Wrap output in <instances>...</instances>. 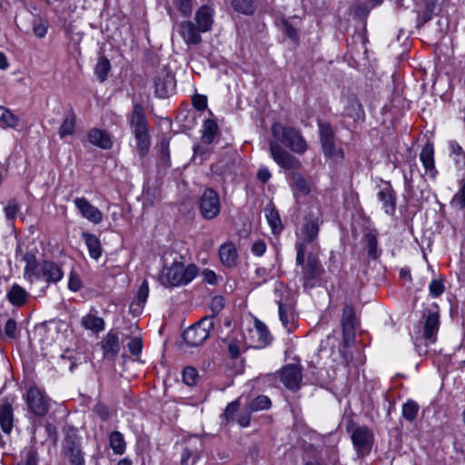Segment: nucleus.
<instances>
[{"label":"nucleus","mask_w":465,"mask_h":465,"mask_svg":"<svg viewBox=\"0 0 465 465\" xmlns=\"http://www.w3.org/2000/svg\"><path fill=\"white\" fill-rule=\"evenodd\" d=\"M274 140L270 141L269 150L274 162L283 169L296 170L301 166V162L283 149L279 143L287 146L295 153L302 154L307 150V143L299 130L275 123L271 128Z\"/></svg>","instance_id":"f257e3e1"},{"label":"nucleus","mask_w":465,"mask_h":465,"mask_svg":"<svg viewBox=\"0 0 465 465\" xmlns=\"http://www.w3.org/2000/svg\"><path fill=\"white\" fill-rule=\"evenodd\" d=\"M198 274L194 264L185 265L182 262H173L170 266H164L159 275V282L164 287L186 285Z\"/></svg>","instance_id":"f03ea898"},{"label":"nucleus","mask_w":465,"mask_h":465,"mask_svg":"<svg viewBox=\"0 0 465 465\" xmlns=\"http://www.w3.org/2000/svg\"><path fill=\"white\" fill-rule=\"evenodd\" d=\"M62 440V453L70 465H85L84 452L82 446V438L74 427L64 429Z\"/></svg>","instance_id":"7ed1b4c3"},{"label":"nucleus","mask_w":465,"mask_h":465,"mask_svg":"<svg viewBox=\"0 0 465 465\" xmlns=\"http://www.w3.org/2000/svg\"><path fill=\"white\" fill-rule=\"evenodd\" d=\"M301 267L300 274L305 290L312 289L321 281L324 269L319 259L312 253L303 257L302 262H296Z\"/></svg>","instance_id":"20e7f679"},{"label":"nucleus","mask_w":465,"mask_h":465,"mask_svg":"<svg viewBox=\"0 0 465 465\" xmlns=\"http://www.w3.org/2000/svg\"><path fill=\"white\" fill-rule=\"evenodd\" d=\"M348 432L351 434V440L356 453L359 457H365L371 451L374 434L371 429L367 426H360L351 423L347 427Z\"/></svg>","instance_id":"39448f33"},{"label":"nucleus","mask_w":465,"mask_h":465,"mask_svg":"<svg viewBox=\"0 0 465 465\" xmlns=\"http://www.w3.org/2000/svg\"><path fill=\"white\" fill-rule=\"evenodd\" d=\"M214 328L213 316H205L198 322L187 328L183 332V340L190 346H200L210 336Z\"/></svg>","instance_id":"423d86ee"},{"label":"nucleus","mask_w":465,"mask_h":465,"mask_svg":"<svg viewBox=\"0 0 465 465\" xmlns=\"http://www.w3.org/2000/svg\"><path fill=\"white\" fill-rule=\"evenodd\" d=\"M201 215L205 220L216 218L221 212V202L218 193L213 188H206L199 200Z\"/></svg>","instance_id":"0eeeda50"},{"label":"nucleus","mask_w":465,"mask_h":465,"mask_svg":"<svg viewBox=\"0 0 465 465\" xmlns=\"http://www.w3.org/2000/svg\"><path fill=\"white\" fill-rule=\"evenodd\" d=\"M25 399L29 411L35 415L42 417L48 412L49 398L38 387L31 386L27 390Z\"/></svg>","instance_id":"6e6552de"},{"label":"nucleus","mask_w":465,"mask_h":465,"mask_svg":"<svg viewBox=\"0 0 465 465\" xmlns=\"http://www.w3.org/2000/svg\"><path fill=\"white\" fill-rule=\"evenodd\" d=\"M342 118L347 127L364 121L365 113L362 104L355 94L347 96L342 112Z\"/></svg>","instance_id":"1a4fd4ad"},{"label":"nucleus","mask_w":465,"mask_h":465,"mask_svg":"<svg viewBox=\"0 0 465 465\" xmlns=\"http://www.w3.org/2000/svg\"><path fill=\"white\" fill-rule=\"evenodd\" d=\"M154 94L159 98H167L175 89V78L167 68L159 70L153 79Z\"/></svg>","instance_id":"9d476101"},{"label":"nucleus","mask_w":465,"mask_h":465,"mask_svg":"<svg viewBox=\"0 0 465 465\" xmlns=\"http://www.w3.org/2000/svg\"><path fill=\"white\" fill-rule=\"evenodd\" d=\"M377 199L381 203V209L389 216H394L397 208V193L391 182H383L379 186Z\"/></svg>","instance_id":"9b49d317"},{"label":"nucleus","mask_w":465,"mask_h":465,"mask_svg":"<svg viewBox=\"0 0 465 465\" xmlns=\"http://www.w3.org/2000/svg\"><path fill=\"white\" fill-rule=\"evenodd\" d=\"M356 315L352 305L346 304L343 307L341 317L342 339L345 345L353 340L356 329Z\"/></svg>","instance_id":"f8f14e48"},{"label":"nucleus","mask_w":465,"mask_h":465,"mask_svg":"<svg viewBox=\"0 0 465 465\" xmlns=\"http://www.w3.org/2000/svg\"><path fill=\"white\" fill-rule=\"evenodd\" d=\"M302 378V369L296 364H287L280 372L281 381L289 390H297L300 387Z\"/></svg>","instance_id":"ddd939ff"},{"label":"nucleus","mask_w":465,"mask_h":465,"mask_svg":"<svg viewBox=\"0 0 465 465\" xmlns=\"http://www.w3.org/2000/svg\"><path fill=\"white\" fill-rule=\"evenodd\" d=\"M81 215L89 222L98 224L103 221V213L94 206L86 198L77 197L74 201Z\"/></svg>","instance_id":"4468645a"},{"label":"nucleus","mask_w":465,"mask_h":465,"mask_svg":"<svg viewBox=\"0 0 465 465\" xmlns=\"http://www.w3.org/2000/svg\"><path fill=\"white\" fill-rule=\"evenodd\" d=\"M439 326V314L436 312L429 313L423 326V339L425 340V345H429L436 341Z\"/></svg>","instance_id":"2eb2a0df"},{"label":"nucleus","mask_w":465,"mask_h":465,"mask_svg":"<svg viewBox=\"0 0 465 465\" xmlns=\"http://www.w3.org/2000/svg\"><path fill=\"white\" fill-rule=\"evenodd\" d=\"M219 259L222 264L227 268H233L237 265L238 252L232 242H226L220 246Z\"/></svg>","instance_id":"dca6fc26"},{"label":"nucleus","mask_w":465,"mask_h":465,"mask_svg":"<svg viewBox=\"0 0 465 465\" xmlns=\"http://www.w3.org/2000/svg\"><path fill=\"white\" fill-rule=\"evenodd\" d=\"M130 124L134 134L148 131V123L144 107L140 104H134L130 116Z\"/></svg>","instance_id":"f3484780"},{"label":"nucleus","mask_w":465,"mask_h":465,"mask_svg":"<svg viewBox=\"0 0 465 465\" xmlns=\"http://www.w3.org/2000/svg\"><path fill=\"white\" fill-rule=\"evenodd\" d=\"M87 138L90 143L104 150L113 146L112 136L105 130L92 128L87 134Z\"/></svg>","instance_id":"a211bd4d"},{"label":"nucleus","mask_w":465,"mask_h":465,"mask_svg":"<svg viewBox=\"0 0 465 465\" xmlns=\"http://www.w3.org/2000/svg\"><path fill=\"white\" fill-rule=\"evenodd\" d=\"M30 293L17 283H14L6 292L7 301L15 307L20 308L27 303Z\"/></svg>","instance_id":"6ab92c4d"},{"label":"nucleus","mask_w":465,"mask_h":465,"mask_svg":"<svg viewBox=\"0 0 465 465\" xmlns=\"http://www.w3.org/2000/svg\"><path fill=\"white\" fill-rule=\"evenodd\" d=\"M40 271L41 279L45 280L48 283L57 282L64 276V272L61 267L57 263L51 261L43 262L41 263Z\"/></svg>","instance_id":"aec40b11"},{"label":"nucleus","mask_w":465,"mask_h":465,"mask_svg":"<svg viewBox=\"0 0 465 465\" xmlns=\"http://www.w3.org/2000/svg\"><path fill=\"white\" fill-rule=\"evenodd\" d=\"M0 427L6 434L11 433L14 427V410L7 400L0 403Z\"/></svg>","instance_id":"412c9836"},{"label":"nucleus","mask_w":465,"mask_h":465,"mask_svg":"<svg viewBox=\"0 0 465 465\" xmlns=\"http://www.w3.org/2000/svg\"><path fill=\"white\" fill-rule=\"evenodd\" d=\"M317 246V239L312 237L304 236L298 234L297 241L295 242L296 250V262H302L303 257L306 256L308 251L313 252Z\"/></svg>","instance_id":"4be33fe9"},{"label":"nucleus","mask_w":465,"mask_h":465,"mask_svg":"<svg viewBox=\"0 0 465 465\" xmlns=\"http://www.w3.org/2000/svg\"><path fill=\"white\" fill-rule=\"evenodd\" d=\"M198 26L191 21H183L180 25V34L187 45H197L202 41Z\"/></svg>","instance_id":"5701e85b"},{"label":"nucleus","mask_w":465,"mask_h":465,"mask_svg":"<svg viewBox=\"0 0 465 465\" xmlns=\"http://www.w3.org/2000/svg\"><path fill=\"white\" fill-rule=\"evenodd\" d=\"M420 160L429 175L434 179L438 173L434 162V148L431 143H427L420 153Z\"/></svg>","instance_id":"b1692460"},{"label":"nucleus","mask_w":465,"mask_h":465,"mask_svg":"<svg viewBox=\"0 0 465 465\" xmlns=\"http://www.w3.org/2000/svg\"><path fill=\"white\" fill-rule=\"evenodd\" d=\"M82 326L93 332L98 333L104 330V320L97 316L95 310H91L89 313L84 315L81 320Z\"/></svg>","instance_id":"393cba45"},{"label":"nucleus","mask_w":465,"mask_h":465,"mask_svg":"<svg viewBox=\"0 0 465 465\" xmlns=\"http://www.w3.org/2000/svg\"><path fill=\"white\" fill-rule=\"evenodd\" d=\"M194 18L200 32L205 33L211 30L213 25V10L209 6H201L196 12Z\"/></svg>","instance_id":"a878e982"},{"label":"nucleus","mask_w":465,"mask_h":465,"mask_svg":"<svg viewBox=\"0 0 465 465\" xmlns=\"http://www.w3.org/2000/svg\"><path fill=\"white\" fill-rule=\"evenodd\" d=\"M437 5L438 0H421L417 16L418 26H421L432 19Z\"/></svg>","instance_id":"bb28decb"},{"label":"nucleus","mask_w":465,"mask_h":465,"mask_svg":"<svg viewBox=\"0 0 465 465\" xmlns=\"http://www.w3.org/2000/svg\"><path fill=\"white\" fill-rule=\"evenodd\" d=\"M76 125V115L74 112L70 109L65 112L63 123L61 124L58 134L61 139H64L66 136L74 135Z\"/></svg>","instance_id":"cd10ccee"},{"label":"nucleus","mask_w":465,"mask_h":465,"mask_svg":"<svg viewBox=\"0 0 465 465\" xmlns=\"http://www.w3.org/2000/svg\"><path fill=\"white\" fill-rule=\"evenodd\" d=\"M101 346L106 356H116L120 351L118 335L109 331L101 341Z\"/></svg>","instance_id":"c85d7f7f"},{"label":"nucleus","mask_w":465,"mask_h":465,"mask_svg":"<svg viewBox=\"0 0 465 465\" xmlns=\"http://www.w3.org/2000/svg\"><path fill=\"white\" fill-rule=\"evenodd\" d=\"M82 238L88 248L89 255L93 259L98 260L102 255V246L98 237L90 232H83Z\"/></svg>","instance_id":"c756f323"},{"label":"nucleus","mask_w":465,"mask_h":465,"mask_svg":"<svg viewBox=\"0 0 465 465\" xmlns=\"http://www.w3.org/2000/svg\"><path fill=\"white\" fill-rule=\"evenodd\" d=\"M109 446L115 455H123L126 450V441L122 432L112 431L108 436Z\"/></svg>","instance_id":"7c9ffc66"},{"label":"nucleus","mask_w":465,"mask_h":465,"mask_svg":"<svg viewBox=\"0 0 465 465\" xmlns=\"http://www.w3.org/2000/svg\"><path fill=\"white\" fill-rule=\"evenodd\" d=\"M320 232V221L319 217H308L305 218L304 223H302L300 229V234L304 236L312 237L318 239Z\"/></svg>","instance_id":"2f4dec72"},{"label":"nucleus","mask_w":465,"mask_h":465,"mask_svg":"<svg viewBox=\"0 0 465 465\" xmlns=\"http://www.w3.org/2000/svg\"><path fill=\"white\" fill-rule=\"evenodd\" d=\"M321 143L325 156L334 161H340L344 158L343 150L341 148H336L334 138L322 140Z\"/></svg>","instance_id":"473e14b6"},{"label":"nucleus","mask_w":465,"mask_h":465,"mask_svg":"<svg viewBox=\"0 0 465 465\" xmlns=\"http://www.w3.org/2000/svg\"><path fill=\"white\" fill-rule=\"evenodd\" d=\"M232 7L239 14L252 15L257 8L256 0H232Z\"/></svg>","instance_id":"72a5a7b5"},{"label":"nucleus","mask_w":465,"mask_h":465,"mask_svg":"<svg viewBox=\"0 0 465 465\" xmlns=\"http://www.w3.org/2000/svg\"><path fill=\"white\" fill-rule=\"evenodd\" d=\"M278 307L282 323L289 331H291L295 327L294 315L292 309L281 301L278 302Z\"/></svg>","instance_id":"f704fd0d"},{"label":"nucleus","mask_w":465,"mask_h":465,"mask_svg":"<svg viewBox=\"0 0 465 465\" xmlns=\"http://www.w3.org/2000/svg\"><path fill=\"white\" fill-rule=\"evenodd\" d=\"M39 455L35 446L24 448L21 451V459L16 465H38Z\"/></svg>","instance_id":"c9c22d12"},{"label":"nucleus","mask_w":465,"mask_h":465,"mask_svg":"<svg viewBox=\"0 0 465 465\" xmlns=\"http://www.w3.org/2000/svg\"><path fill=\"white\" fill-rule=\"evenodd\" d=\"M450 149L453 154V161L455 163L456 169L459 171L465 170V153L462 147L456 141L450 142Z\"/></svg>","instance_id":"e433bc0d"},{"label":"nucleus","mask_w":465,"mask_h":465,"mask_svg":"<svg viewBox=\"0 0 465 465\" xmlns=\"http://www.w3.org/2000/svg\"><path fill=\"white\" fill-rule=\"evenodd\" d=\"M218 132V124L212 119L205 120L203 125L202 141L206 144L213 142L214 137Z\"/></svg>","instance_id":"4c0bfd02"},{"label":"nucleus","mask_w":465,"mask_h":465,"mask_svg":"<svg viewBox=\"0 0 465 465\" xmlns=\"http://www.w3.org/2000/svg\"><path fill=\"white\" fill-rule=\"evenodd\" d=\"M265 216L274 233L280 232L282 230L279 213L273 206H267L265 208Z\"/></svg>","instance_id":"58836bf2"},{"label":"nucleus","mask_w":465,"mask_h":465,"mask_svg":"<svg viewBox=\"0 0 465 465\" xmlns=\"http://www.w3.org/2000/svg\"><path fill=\"white\" fill-rule=\"evenodd\" d=\"M292 183L294 185V195L298 194L306 196L311 193V185L308 181L300 173L292 175Z\"/></svg>","instance_id":"ea45409f"},{"label":"nucleus","mask_w":465,"mask_h":465,"mask_svg":"<svg viewBox=\"0 0 465 465\" xmlns=\"http://www.w3.org/2000/svg\"><path fill=\"white\" fill-rule=\"evenodd\" d=\"M111 70V64L107 57L101 56L95 65L94 74H96L98 80L101 83H104L108 76V74Z\"/></svg>","instance_id":"a19ab883"},{"label":"nucleus","mask_w":465,"mask_h":465,"mask_svg":"<svg viewBox=\"0 0 465 465\" xmlns=\"http://www.w3.org/2000/svg\"><path fill=\"white\" fill-rule=\"evenodd\" d=\"M419 410H420V406L415 401L408 400L402 405V411H401L402 417L406 420L412 422L416 420Z\"/></svg>","instance_id":"79ce46f5"},{"label":"nucleus","mask_w":465,"mask_h":465,"mask_svg":"<svg viewBox=\"0 0 465 465\" xmlns=\"http://www.w3.org/2000/svg\"><path fill=\"white\" fill-rule=\"evenodd\" d=\"M158 166L163 169H167L171 166L169 141L166 139H163L160 143Z\"/></svg>","instance_id":"37998d69"},{"label":"nucleus","mask_w":465,"mask_h":465,"mask_svg":"<svg viewBox=\"0 0 465 465\" xmlns=\"http://www.w3.org/2000/svg\"><path fill=\"white\" fill-rule=\"evenodd\" d=\"M137 149L142 156H144L150 149V136L148 131L134 133Z\"/></svg>","instance_id":"c03bdc74"},{"label":"nucleus","mask_w":465,"mask_h":465,"mask_svg":"<svg viewBox=\"0 0 465 465\" xmlns=\"http://www.w3.org/2000/svg\"><path fill=\"white\" fill-rule=\"evenodd\" d=\"M0 121L5 127L15 128L19 124V118L9 109L0 106Z\"/></svg>","instance_id":"a18cd8bd"},{"label":"nucleus","mask_w":465,"mask_h":465,"mask_svg":"<svg viewBox=\"0 0 465 465\" xmlns=\"http://www.w3.org/2000/svg\"><path fill=\"white\" fill-rule=\"evenodd\" d=\"M450 204L458 209L465 208V176L459 182V190L454 194Z\"/></svg>","instance_id":"49530a36"},{"label":"nucleus","mask_w":465,"mask_h":465,"mask_svg":"<svg viewBox=\"0 0 465 465\" xmlns=\"http://www.w3.org/2000/svg\"><path fill=\"white\" fill-rule=\"evenodd\" d=\"M272 405L271 400L269 397L264 395H260L256 397L254 400H252L249 404L248 408L250 411H259L262 410H268L270 409Z\"/></svg>","instance_id":"de8ad7c7"},{"label":"nucleus","mask_w":465,"mask_h":465,"mask_svg":"<svg viewBox=\"0 0 465 465\" xmlns=\"http://www.w3.org/2000/svg\"><path fill=\"white\" fill-rule=\"evenodd\" d=\"M40 267L41 264H39L37 261L32 264H25L24 271L25 279L31 282L41 280Z\"/></svg>","instance_id":"09e8293b"},{"label":"nucleus","mask_w":465,"mask_h":465,"mask_svg":"<svg viewBox=\"0 0 465 465\" xmlns=\"http://www.w3.org/2000/svg\"><path fill=\"white\" fill-rule=\"evenodd\" d=\"M365 242L368 251V255L371 259H377L379 256L378 253V240L374 233L368 232L365 236Z\"/></svg>","instance_id":"8fccbe9b"},{"label":"nucleus","mask_w":465,"mask_h":465,"mask_svg":"<svg viewBox=\"0 0 465 465\" xmlns=\"http://www.w3.org/2000/svg\"><path fill=\"white\" fill-rule=\"evenodd\" d=\"M183 381L188 386H194L199 379L198 371L192 366H187L183 371Z\"/></svg>","instance_id":"3c124183"},{"label":"nucleus","mask_w":465,"mask_h":465,"mask_svg":"<svg viewBox=\"0 0 465 465\" xmlns=\"http://www.w3.org/2000/svg\"><path fill=\"white\" fill-rule=\"evenodd\" d=\"M255 331L258 336V341L262 345H268L270 343L272 337L264 323L256 322Z\"/></svg>","instance_id":"603ef678"},{"label":"nucleus","mask_w":465,"mask_h":465,"mask_svg":"<svg viewBox=\"0 0 465 465\" xmlns=\"http://www.w3.org/2000/svg\"><path fill=\"white\" fill-rule=\"evenodd\" d=\"M48 25L45 21L41 18H36L33 22V32L39 37L44 38L47 33Z\"/></svg>","instance_id":"864d4df0"},{"label":"nucleus","mask_w":465,"mask_h":465,"mask_svg":"<svg viewBox=\"0 0 465 465\" xmlns=\"http://www.w3.org/2000/svg\"><path fill=\"white\" fill-rule=\"evenodd\" d=\"M93 411L103 421H106L111 418V411L108 406L103 402H97Z\"/></svg>","instance_id":"5fc2aeb1"},{"label":"nucleus","mask_w":465,"mask_h":465,"mask_svg":"<svg viewBox=\"0 0 465 465\" xmlns=\"http://www.w3.org/2000/svg\"><path fill=\"white\" fill-rule=\"evenodd\" d=\"M445 291L443 282L440 280L434 279L429 285V292L432 297H440Z\"/></svg>","instance_id":"6e6d98bb"},{"label":"nucleus","mask_w":465,"mask_h":465,"mask_svg":"<svg viewBox=\"0 0 465 465\" xmlns=\"http://www.w3.org/2000/svg\"><path fill=\"white\" fill-rule=\"evenodd\" d=\"M5 334L12 340L18 336L17 323L14 319H8L5 324Z\"/></svg>","instance_id":"4d7b16f0"},{"label":"nucleus","mask_w":465,"mask_h":465,"mask_svg":"<svg viewBox=\"0 0 465 465\" xmlns=\"http://www.w3.org/2000/svg\"><path fill=\"white\" fill-rule=\"evenodd\" d=\"M20 210V206L15 200H10L5 207V214L8 220H14Z\"/></svg>","instance_id":"13d9d810"},{"label":"nucleus","mask_w":465,"mask_h":465,"mask_svg":"<svg viewBox=\"0 0 465 465\" xmlns=\"http://www.w3.org/2000/svg\"><path fill=\"white\" fill-rule=\"evenodd\" d=\"M173 4L184 16L191 15L193 11L192 0H173Z\"/></svg>","instance_id":"bf43d9fd"},{"label":"nucleus","mask_w":465,"mask_h":465,"mask_svg":"<svg viewBox=\"0 0 465 465\" xmlns=\"http://www.w3.org/2000/svg\"><path fill=\"white\" fill-rule=\"evenodd\" d=\"M199 458L200 455L197 451L185 448L182 454L181 463L182 465H189V460L192 459V465H193Z\"/></svg>","instance_id":"052dcab7"},{"label":"nucleus","mask_w":465,"mask_h":465,"mask_svg":"<svg viewBox=\"0 0 465 465\" xmlns=\"http://www.w3.org/2000/svg\"><path fill=\"white\" fill-rule=\"evenodd\" d=\"M228 353L232 359H236L240 355L241 342L236 339H231L227 345Z\"/></svg>","instance_id":"680f3d73"},{"label":"nucleus","mask_w":465,"mask_h":465,"mask_svg":"<svg viewBox=\"0 0 465 465\" xmlns=\"http://www.w3.org/2000/svg\"><path fill=\"white\" fill-rule=\"evenodd\" d=\"M193 107L198 111H203L207 108V97L203 94H195L192 98Z\"/></svg>","instance_id":"e2e57ef3"},{"label":"nucleus","mask_w":465,"mask_h":465,"mask_svg":"<svg viewBox=\"0 0 465 465\" xmlns=\"http://www.w3.org/2000/svg\"><path fill=\"white\" fill-rule=\"evenodd\" d=\"M127 347L132 354L139 355L143 349V342H142L141 338H139V337L131 338L130 341L127 344Z\"/></svg>","instance_id":"0e129e2a"},{"label":"nucleus","mask_w":465,"mask_h":465,"mask_svg":"<svg viewBox=\"0 0 465 465\" xmlns=\"http://www.w3.org/2000/svg\"><path fill=\"white\" fill-rule=\"evenodd\" d=\"M283 31L284 34L292 40L298 41L299 34L297 29L291 25L287 20H282Z\"/></svg>","instance_id":"69168bd1"},{"label":"nucleus","mask_w":465,"mask_h":465,"mask_svg":"<svg viewBox=\"0 0 465 465\" xmlns=\"http://www.w3.org/2000/svg\"><path fill=\"white\" fill-rule=\"evenodd\" d=\"M320 138L321 141L334 138V131L330 124H320Z\"/></svg>","instance_id":"338daca9"},{"label":"nucleus","mask_w":465,"mask_h":465,"mask_svg":"<svg viewBox=\"0 0 465 465\" xmlns=\"http://www.w3.org/2000/svg\"><path fill=\"white\" fill-rule=\"evenodd\" d=\"M210 307L213 312V314L211 316H213V318L215 319V315L218 314L224 307L223 298L222 296H215L214 298H213Z\"/></svg>","instance_id":"774afa93"}]
</instances>
